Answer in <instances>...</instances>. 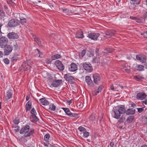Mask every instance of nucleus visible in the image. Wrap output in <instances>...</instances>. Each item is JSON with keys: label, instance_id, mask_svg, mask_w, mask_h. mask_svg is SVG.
I'll return each mask as SVG.
<instances>
[{"label": "nucleus", "instance_id": "423d86ee", "mask_svg": "<svg viewBox=\"0 0 147 147\" xmlns=\"http://www.w3.org/2000/svg\"><path fill=\"white\" fill-rule=\"evenodd\" d=\"M4 53L6 55H9L13 50V47L9 45H7L4 46Z\"/></svg>", "mask_w": 147, "mask_h": 147}, {"label": "nucleus", "instance_id": "a211bd4d", "mask_svg": "<svg viewBox=\"0 0 147 147\" xmlns=\"http://www.w3.org/2000/svg\"><path fill=\"white\" fill-rule=\"evenodd\" d=\"M61 82V80H56L53 81L51 85L53 87H57L60 85Z\"/></svg>", "mask_w": 147, "mask_h": 147}, {"label": "nucleus", "instance_id": "2eb2a0df", "mask_svg": "<svg viewBox=\"0 0 147 147\" xmlns=\"http://www.w3.org/2000/svg\"><path fill=\"white\" fill-rule=\"evenodd\" d=\"M115 31L114 30H109L106 32V35L104 36L107 38H110L113 36L115 34Z\"/></svg>", "mask_w": 147, "mask_h": 147}, {"label": "nucleus", "instance_id": "6e6d98bb", "mask_svg": "<svg viewBox=\"0 0 147 147\" xmlns=\"http://www.w3.org/2000/svg\"><path fill=\"white\" fill-rule=\"evenodd\" d=\"M47 79L49 82H51L53 80V78L51 76H49Z\"/></svg>", "mask_w": 147, "mask_h": 147}, {"label": "nucleus", "instance_id": "a878e982", "mask_svg": "<svg viewBox=\"0 0 147 147\" xmlns=\"http://www.w3.org/2000/svg\"><path fill=\"white\" fill-rule=\"evenodd\" d=\"M18 56L19 55L18 54L14 55L11 58V61L12 62H16L18 59Z\"/></svg>", "mask_w": 147, "mask_h": 147}, {"label": "nucleus", "instance_id": "4be33fe9", "mask_svg": "<svg viewBox=\"0 0 147 147\" xmlns=\"http://www.w3.org/2000/svg\"><path fill=\"white\" fill-rule=\"evenodd\" d=\"M32 102L31 100H29L27 102L26 106L25 108L26 112L30 111L31 108Z\"/></svg>", "mask_w": 147, "mask_h": 147}, {"label": "nucleus", "instance_id": "bb28decb", "mask_svg": "<svg viewBox=\"0 0 147 147\" xmlns=\"http://www.w3.org/2000/svg\"><path fill=\"white\" fill-rule=\"evenodd\" d=\"M12 95V93L10 90H8L6 93V97L7 99H9L11 98Z\"/></svg>", "mask_w": 147, "mask_h": 147}, {"label": "nucleus", "instance_id": "7c9ffc66", "mask_svg": "<svg viewBox=\"0 0 147 147\" xmlns=\"http://www.w3.org/2000/svg\"><path fill=\"white\" fill-rule=\"evenodd\" d=\"M136 67V69L139 71H142L144 70V66L141 65H138Z\"/></svg>", "mask_w": 147, "mask_h": 147}, {"label": "nucleus", "instance_id": "f03ea898", "mask_svg": "<svg viewBox=\"0 0 147 147\" xmlns=\"http://www.w3.org/2000/svg\"><path fill=\"white\" fill-rule=\"evenodd\" d=\"M33 64V61L30 59H28L23 62L20 68L23 69L24 71H27L28 69H30L31 65Z\"/></svg>", "mask_w": 147, "mask_h": 147}, {"label": "nucleus", "instance_id": "2f4dec72", "mask_svg": "<svg viewBox=\"0 0 147 147\" xmlns=\"http://www.w3.org/2000/svg\"><path fill=\"white\" fill-rule=\"evenodd\" d=\"M5 16V14L2 9H0V20H1Z\"/></svg>", "mask_w": 147, "mask_h": 147}, {"label": "nucleus", "instance_id": "774afa93", "mask_svg": "<svg viewBox=\"0 0 147 147\" xmlns=\"http://www.w3.org/2000/svg\"><path fill=\"white\" fill-rule=\"evenodd\" d=\"M51 147H58V146L57 144H53L52 145H51Z\"/></svg>", "mask_w": 147, "mask_h": 147}, {"label": "nucleus", "instance_id": "0e129e2a", "mask_svg": "<svg viewBox=\"0 0 147 147\" xmlns=\"http://www.w3.org/2000/svg\"><path fill=\"white\" fill-rule=\"evenodd\" d=\"M109 145L111 147H113L114 145V142H110Z\"/></svg>", "mask_w": 147, "mask_h": 147}, {"label": "nucleus", "instance_id": "864d4df0", "mask_svg": "<svg viewBox=\"0 0 147 147\" xmlns=\"http://www.w3.org/2000/svg\"><path fill=\"white\" fill-rule=\"evenodd\" d=\"M86 52V49L83 50L81 52V56L82 57H84Z\"/></svg>", "mask_w": 147, "mask_h": 147}, {"label": "nucleus", "instance_id": "b1692460", "mask_svg": "<svg viewBox=\"0 0 147 147\" xmlns=\"http://www.w3.org/2000/svg\"><path fill=\"white\" fill-rule=\"evenodd\" d=\"M36 114L31 115H30V118L32 119V121L33 122H37L39 119L36 116Z\"/></svg>", "mask_w": 147, "mask_h": 147}, {"label": "nucleus", "instance_id": "c03bdc74", "mask_svg": "<svg viewBox=\"0 0 147 147\" xmlns=\"http://www.w3.org/2000/svg\"><path fill=\"white\" fill-rule=\"evenodd\" d=\"M134 79L138 81H139V80L142 79L143 78L138 76H136L134 77Z\"/></svg>", "mask_w": 147, "mask_h": 147}, {"label": "nucleus", "instance_id": "e2e57ef3", "mask_svg": "<svg viewBox=\"0 0 147 147\" xmlns=\"http://www.w3.org/2000/svg\"><path fill=\"white\" fill-rule=\"evenodd\" d=\"M93 61L94 63H98V59L97 58H94L93 59Z\"/></svg>", "mask_w": 147, "mask_h": 147}, {"label": "nucleus", "instance_id": "052dcab7", "mask_svg": "<svg viewBox=\"0 0 147 147\" xmlns=\"http://www.w3.org/2000/svg\"><path fill=\"white\" fill-rule=\"evenodd\" d=\"M129 105L131 106V107H134L136 106V104L133 102H131L129 104Z\"/></svg>", "mask_w": 147, "mask_h": 147}, {"label": "nucleus", "instance_id": "39448f33", "mask_svg": "<svg viewBox=\"0 0 147 147\" xmlns=\"http://www.w3.org/2000/svg\"><path fill=\"white\" fill-rule=\"evenodd\" d=\"M64 78L67 81L71 84H74L75 81V78L71 76L70 74H65Z\"/></svg>", "mask_w": 147, "mask_h": 147}, {"label": "nucleus", "instance_id": "f8f14e48", "mask_svg": "<svg viewBox=\"0 0 147 147\" xmlns=\"http://www.w3.org/2000/svg\"><path fill=\"white\" fill-rule=\"evenodd\" d=\"M99 35L100 34L98 33H90L88 34V36L94 40H96Z\"/></svg>", "mask_w": 147, "mask_h": 147}, {"label": "nucleus", "instance_id": "de8ad7c7", "mask_svg": "<svg viewBox=\"0 0 147 147\" xmlns=\"http://www.w3.org/2000/svg\"><path fill=\"white\" fill-rule=\"evenodd\" d=\"M30 113L32 114V115H35L36 114L35 109L34 108H33L30 111Z\"/></svg>", "mask_w": 147, "mask_h": 147}, {"label": "nucleus", "instance_id": "cd10ccee", "mask_svg": "<svg viewBox=\"0 0 147 147\" xmlns=\"http://www.w3.org/2000/svg\"><path fill=\"white\" fill-rule=\"evenodd\" d=\"M134 119V117L133 116H130L127 119L126 121L128 123H131L133 122Z\"/></svg>", "mask_w": 147, "mask_h": 147}, {"label": "nucleus", "instance_id": "f257e3e1", "mask_svg": "<svg viewBox=\"0 0 147 147\" xmlns=\"http://www.w3.org/2000/svg\"><path fill=\"white\" fill-rule=\"evenodd\" d=\"M30 129L29 125H25L21 129L20 133L21 134H24V136L26 137L32 136L34 133V130L32 129L29 131Z\"/></svg>", "mask_w": 147, "mask_h": 147}, {"label": "nucleus", "instance_id": "6ab92c4d", "mask_svg": "<svg viewBox=\"0 0 147 147\" xmlns=\"http://www.w3.org/2000/svg\"><path fill=\"white\" fill-rule=\"evenodd\" d=\"M86 81L87 84L91 86H92L93 85V83L92 81V80L91 77L89 76H86L85 77Z\"/></svg>", "mask_w": 147, "mask_h": 147}, {"label": "nucleus", "instance_id": "ea45409f", "mask_svg": "<svg viewBox=\"0 0 147 147\" xmlns=\"http://www.w3.org/2000/svg\"><path fill=\"white\" fill-rule=\"evenodd\" d=\"M56 108L55 106L53 104H51L49 106V109L51 111H55Z\"/></svg>", "mask_w": 147, "mask_h": 147}, {"label": "nucleus", "instance_id": "49530a36", "mask_svg": "<svg viewBox=\"0 0 147 147\" xmlns=\"http://www.w3.org/2000/svg\"><path fill=\"white\" fill-rule=\"evenodd\" d=\"M22 25H23L25 24L26 23V19H21L20 20V21L19 22Z\"/></svg>", "mask_w": 147, "mask_h": 147}, {"label": "nucleus", "instance_id": "20e7f679", "mask_svg": "<svg viewBox=\"0 0 147 147\" xmlns=\"http://www.w3.org/2000/svg\"><path fill=\"white\" fill-rule=\"evenodd\" d=\"M83 66L84 69L88 72H90L92 71V67L91 64L89 62L84 63Z\"/></svg>", "mask_w": 147, "mask_h": 147}, {"label": "nucleus", "instance_id": "f704fd0d", "mask_svg": "<svg viewBox=\"0 0 147 147\" xmlns=\"http://www.w3.org/2000/svg\"><path fill=\"white\" fill-rule=\"evenodd\" d=\"M142 121L144 124L147 123V116H142Z\"/></svg>", "mask_w": 147, "mask_h": 147}, {"label": "nucleus", "instance_id": "473e14b6", "mask_svg": "<svg viewBox=\"0 0 147 147\" xmlns=\"http://www.w3.org/2000/svg\"><path fill=\"white\" fill-rule=\"evenodd\" d=\"M15 18H16V19H19L20 20L21 19H26L23 17H21L20 15V14L19 13H16L15 14Z\"/></svg>", "mask_w": 147, "mask_h": 147}, {"label": "nucleus", "instance_id": "0eeeda50", "mask_svg": "<svg viewBox=\"0 0 147 147\" xmlns=\"http://www.w3.org/2000/svg\"><path fill=\"white\" fill-rule=\"evenodd\" d=\"M0 46L2 48H4V46L7 45L8 42L7 38L4 36H2L0 38Z\"/></svg>", "mask_w": 147, "mask_h": 147}, {"label": "nucleus", "instance_id": "bf43d9fd", "mask_svg": "<svg viewBox=\"0 0 147 147\" xmlns=\"http://www.w3.org/2000/svg\"><path fill=\"white\" fill-rule=\"evenodd\" d=\"M36 50L38 52V53L39 55V57H42V56L41 55H42V53L40 51H39V50L38 49H36Z\"/></svg>", "mask_w": 147, "mask_h": 147}, {"label": "nucleus", "instance_id": "603ef678", "mask_svg": "<svg viewBox=\"0 0 147 147\" xmlns=\"http://www.w3.org/2000/svg\"><path fill=\"white\" fill-rule=\"evenodd\" d=\"M4 62L6 64H8L9 62V60L7 58H5L3 59Z\"/></svg>", "mask_w": 147, "mask_h": 147}, {"label": "nucleus", "instance_id": "3c124183", "mask_svg": "<svg viewBox=\"0 0 147 147\" xmlns=\"http://www.w3.org/2000/svg\"><path fill=\"white\" fill-rule=\"evenodd\" d=\"M137 109L138 110V111L139 113H141L144 110V107H142L140 108H137Z\"/></svg>", "mask_w": 147, "mask_h": 147}, {"label": "nucleus", "instance_id": "09e8293b", "mask_svg": "<svg viewBox=\"0 0 147 147\" xmlns=\"http://www.w3.org/2000/svg\"><path fill=\"white\" fill-rule=\"evenodd\" d=\"M61 9L63 12L65 13H66L68 11V9L66 8H62Z\"/></svg>", "mask_w": 147, "mask_h": 147}, {"label": "nucleus", "instance_id": "9d476101", "mask_svg": "<svg viewBox=\"0 0 147 147\" xmlns=\"http://www.w3.org/2000/svg\"><path fill=\"white\" fill-rule=\"evenodd\" d=\"M136 98L138 100L145 99L146 98V95L144 93L140 92L137 94Z\"/></svg>", "mask_w": 147, "mask_h": 147}, {"label": "nucleus", "instance_id": "c85d7f7f", "mask_svg": "<svg viewBox=\"0 0 147 147\" xmlns=\"http://www.w3.org/2000/svg\"><path fill=\"white\" fill-rule=\"evenodd\" d=\"M96 117L97 116L95 114L93 113L89 116V119L90 120L94 121L95 120Z\"/></svg>", "mask_w": 147, "mask_h": 147}, {"label": "nucleus", "instance_id": "9b49d317", "mask_svg": "<svg viewBox=\"0 0 147 147\" xmlns=\"http://www.w3.org/2000/svg\"><path fill=\"white\" fill-rule=\"evenodd\" d=\"M77 69V65L74 63H72L69 66V70L70 71L74 72Z\"/></svg>", "mask_w": 147, "mask_h": 147}, {"label": "nucleus", "instance_id": "1a4fd4ad", "mask_svg": "<svg viewBox=\"0 0 147 147\" xmlns=\"http://www.w3.org/2000/svg\"><path fill=\"white\" fill-rule=\"evenodd\" d=\"M55 64L57 69L60 71H63L64 70V66L59 60L56 61L55 62Z\"/></svg>", "mask_w": 147, "mask_h": 147}, {"label": "nucleus", "instance_id": "5fc2aeb1", "mask_svg": "<svg viewBox=\"0 0 147 147\" xmlns=\"http://www.w3.org/2000/svg\"><path fill=\"white\" fill-rule=\"evenodd\" d=\"M52 60L50 59H47L45 60V62L49 64L51 63Z\"/></svg>", "mask_w": 147, "mask_h": 147}, {"label": "nucleus", "instance_id": "e433bc0d", "mask_svg": "<svg viewBox=\"0 0 147 147\" xmlns=\"http://www.w3.org/2000/svg\"><path fill=\"white\" fill-rule=\"evenodd\" d=\"M69 116L71 117L72 118H78L79 117L78 116V114L77 113H71Z\"/></svg>", "mask_w": 147, "mask_h": 147}, {"label": "nucleus", "instance_id": "a18cd8bd", "mask_svg": "<svg viewBox=\"0 0 147 147\" xmlns=\"http://www.w3.org/2000/svg\"><path fill=\"white\" fill-rule=\"evenodd\" d=\"M140 61L144 63L146 61V57L145 56H142L140 58Z\"/></svg>", "mask_w": 147, "mask_h": 147}, {"label": "nucleus", "instance_id": "393cba45", "mask_svg": "<svg viewBox=\"0 0 147 147\" xmlns=\"http://www.w3.org/2000/svg\"><path fill=\"white\" fill-rule=\"evenodd\" d=\"M33 38L34 41L37 43L38 45L40 46L41 45V43L39 38H38L36 36L34 35L33 36Z\"/></svg>", "mask_w": 147, "mask_h": 147}, {"label": "nucleus", "instance_id": "f3484780", "mask_svg": "<svg viewBox=\"0 0 147 147\" xmlns=\"http://www.w3.org/2000/svg\"><path fill=\"white\" fill-rule=\"evenodd\" d=\"M75 36L78 38H84L83 33L82 30L80 29L77 31Z\"/></svg>", "mask_w": 147, "mask_h": 147}, {"label": "nucleus", "instance_id": "69168bd1", "mask_svg": "<svg viewBox=\"0 0 147 147\" xmlns=\"http://www.w3.org/2000/svg\"><path fill=\"white\" fill-rule=\"evenodd\" d=\"M145 100H144L142 101V102L143 104L146 105L147 103V99H145Z\"/></svg>", "mask_w": 147, "mask_h": 147}, {"label": "nucleus", "instance_id": "412c9836", "mask_svg": "<svg viewBox=\"0 0 147 147\" xmlns=\"http://www.w3.org/2000/svg\"><path fill=\"white\" fill-rule=\"evenodd\" d=\"M136 110L133 108H129L126 110L125 114L126 115H134L135 113Z\"/></svg>", "mask_w": 147, "mask_h": 147}, {"label": "nucleus", "instance_id": "13d9d810", "mask_svg": "<svg viewBox=\"0 0 147 147\" xmlns=\"http://www.w3.org/2000/svg\"><path fill=\"white\" fill-rule=\"evenodd\" d=\"M62 109L66 113L69 110V109L66 108H62Z\"/></svg>", "mask_w": 147, "mask_h": 147}, {"label": "nucleus", "instance_id": "79ce46f5", "mask_svg": "<svg viewBox=\"0 0 147 147\" xmlns=\"http://www.w3.org/2000/svg\"><path fill=\"white\" fill-rule=\"evenodd\" d=\"M78 129L81 132H84L85 131H86V128H84V127L82 126H80L78 128Z\"/></svg>", "mask_w": 147, "mask_h": 147}, {"label": "nucleus", "instance_id": "338daca9", "mask_svg": "<svg viewBox=\"0 0 147 147\" xmlns=\"http://www.w3.org/2000/svg\"><path fill=\"white\" fill-rule=\"evenodd\" d=\"M130 19L131 20H135L136 19V17L134 16H130Z\"/></svg>", "mask_w": 147, "mask_h": 147}, {"label": "nucleus", "instance_id": "72a5a7b5", "mask_svg": "<svg viewBox=\"0 0 147 147\" xmlns=\"http://www.w3.org/2000/svg\"><path fill=\"white\" fill-rule=\"evenodd\" d=\"M103 88V86H102L100 85V86H99V87L98 88L97 90L96 91L95 95H97L100 92H101Z\"/></svg>", "mask_w": 147, "mask_h": 147}, {"label": "nucleus", "instance_id": "680f3d73", "mask_svg": "<svg viewBox=\"0 0 147 147\" xmlns=\"http://www.w3.org/2000/svg\"><path fill=\"white\" fill-rule=\"evenodd\" d=\"M142 56L139 55H137L136 56V59L140 61Z\"/></svg>", "mask_w": 147, "mask_h": 147}, {"label": "nucleus", "instance_id": "6e6552de", "mask_svg": "<svg viewBox=\"0 0 147 147\" xmlns=\"http://www.w3.org/2000/svg\"><path fill=\"white\" fill-rule=\"evenodd\" d=\"M7 37L9 39H16L18 38L19 36L17 33L14 32H9L7 35Z\"/></svg>", "mask_w": 147, "mask_h": 147}, {"label": "nucleus", "instance_id": "4468645a", "mask_svg": "<svg viewBox=\"0 0 147 147\" xmlns=\"http://www.w3.org/2000/svg\"><path fill=\"white\" fill-rule=\"evenodd\" d=\"M119 112L121 114H124L125 113L126 109L124 105H120L116 108Z\"/></svg>", "mask_w": 147, "mask_h": 147}, {"label": "nucleus", "instance_id": "aec40b11", "mask_svg": "<svg viewBox=\"0 0 147 147\" xmlns=\"http://www.w3.org/2000/svg\"><path fill=\"white\" fill-rule=\"evenodd\" d=\"M113 112V117L116 119H119L120 117V114L121 113H120L118 110L116 108L115 109H114Z\"/></svg>", "mask_w": 147, "mask_h": 147}, {"label": "nucleus", "instance_id": "5701e85b", "mask_svg": "<svg viewBox=\"0 0 147 147\" xmlns=\"http://www.w3.org/2000/svg\"><path fill=\"white\" fill-rule=\"evenodd\" d=\"M40 103L43 105H47L49 104V102L45 98H42L39 99Z\"/></svg>", "mask_w": 147, "mask_h": 147}, {"label": "nucleus", "instance_id": "a19ab883", "mask_svg": "<svg viewBox=\"0 0 147 147\" xmlns=\"http://www.w3.org/2000/svg\"><path fill=\"white\" fill-rule=\"evenodd\" d=\"M89 133L87 131H86L83 132V137L84 138H87L89 136Z\"/></svg>", "mask_w": 147, "mask_h": 147}, {"label": "nucleus", "instance_id": "dca6fc26", "mask_svg": "<svg viewBox=\"0 0 147 147\" xmlns=\"http://www.w3.org/2000/svg\"><path fill=\"white\" fill-rule=\"evenodd\" d=\"M92 75L94 79V82L95 84H98L100 79V78L98 74L96 73L92 74Z\"/></svg>", "mask_w": 147, "mask_h": 147}, {"label": "nucleus", "instance_id": "7ed1b4c3", "mask_svg": "<svg viewBox=\"0 0 147 147\" xmlns=\"http://www.w3.org/2000/svg\"><path fill=\"white\" fill-rule=\"evenodd\" d=\"M20 25L19 20L17 19H13L8 22L7 25L9 28H12L18 26Z\"/></svg>", "mask_w": 147, "mask_h": 147}, {"label": "nucleus", "instance_id": "c756f323", "mask_svg": "<svg viewBox=\"0 0 147 147\" xmlns=\"http://www.w3.org/2000/svg\"><path fill=\"white\" fill-rule=\"evenodd\" d=\"M61 57V56L59 54H56L51 57L52 60H55L56 59L60 58Z\"/></svg>", "mask_w": 147, "mask_h": 147}, {"label": "nucleus", "instance_id": "ddd939ff", "mask_svg": "<svg viewBox=\"0 0 147 147\" xmlns=\"http://www.w3.org/2000/svg\"><path fill=\"white\" fill-rule=\"evenodd\" d=\"M50 136V135L49 133L46 134L44 136V140L46 142H44V144L46 146H48L49 144V139Z\"/></svg>", "mask_w": 147, "mask_h": 147}, {"label": "nucleus", "instance_id": "37998d69", "mask_svg": "<svg viewBox=\"0 0 147 147\" xmlns=\"http://www.w3.org/2000/svg\"><path fill=\"white\" fill-rule=\"evenodd\" d=\"M126 115H123L120 119V121L121 122H123L125 121L126 119Z\"/></svg>", "mask_w": 147, "mask_h": 147}, {"label": "nucleus", "instance_id": "c9c22d12", "mask_svg": "<svg viewBox=\"0 0 147 147\" xmlns=\"http://www.w3.org/2000/svg\"><path fill=\"white\" fill-rule=\"evenodd\" d=\"M7 2L10 7L13 6L15 4L12 0H7Z\"/></svg>", "mask_w": 147, "mask_h": 147}, {"label": "nucleus", "instance_id": "8fccbe9b", "mask_svg": "<svg viewBox=\"0 0 147 147\" xmlns=\"http://www.w3.org/2000/svg\"><path fill=\"white\" fill-rule=\"evenodd\" d=\"M13 127L16 128L14 129V131L16 132H18L20 130V127L18 125H17L16 127H14L13 126Z\"/></svg>", "mask_w": 147, "mask_h": 147}, {"label": "nucleus", "instance_id": "4c0bfd02", "mask_svg": "<svg viewBox=\"0 0 147 147\" xmlns=\"http://www.w3.org/2000/svg\"><path fill=\"white\" fill-rule=\"evenodd\" d=\"M69 116L71 117L72 118H78L79 117L78 116V114L77 113H71Z\"/></svg>", "mask_w": 147, "mask_h": 147}, {"label": "nucleus", "instance_id": "58836bf2", "mask_svg": "<svg viewBox=\"0 0 147 147\" xmlns=\"http://www.w3.org/2000/svg\"><path fill=\"white\" fill-rule=\"evenodd\" d=\"M13 121L15 124L18 125L20 122L19 119L18 117H16Z\"/></svg>", "mask_w": 147, "mask_h": 147}, {"label": "nucleus", "instance_id": "4d7b16f0", "mask_svg": "<svg viewBox=\"0 0 147 147\" xmlns=\"http://www.w3.org/2000/svg\"><path fill=\"white\" fill-rule=\"evenodd\" d=\"M14 49L15 50H16L19 49V47L16 43L14 44L13 46Z\"/></svg>", "mask_w": 147, "mask_h": 147}]
</instances>
